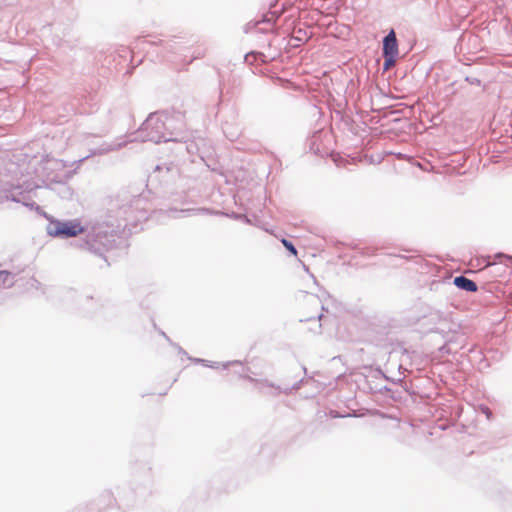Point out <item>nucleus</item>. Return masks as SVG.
Wrapping results in <instances>:
<instances>
[{
    "label": "nucleus",
    "mask_w": 512,
    "mask_h": 512,
    "mask_svg": "<svg viewBox=\"0 0 512 512\" xmlns=\"http://www.w3.org/2000/svg\"><path fill=\"white\" fill-rule=\"evenodd\" d=\"M84 232V228L78 221H52L48 227V233L54 237H75Z\"/></svg>",
    "instance_id": "nucleus-1"
},
{
    "label": "nucleus",
    "mask_w": 512,
    "mask_h": 512,
    "mask_svg": "<svg viewBox=\"0 0 512 512\" xmlns=\"http://www.w3.org/2000/svg\"><path fill=\"white\" fill-rule=\"evenodd\" d=\"M487 269L497 281L508 282L512 277V257H505L503 262L489 264Z\"/></svg>",
    "instance_id": "nucleus-2"
},
{
    "label": "nucleus",
    "mask_w": 512,
    "mask_h": 512,
    "mask_svg": "<svg viewBox=\"0 0 512 512\" xmlns=\"http://www.w3.org/2000/svg\"><path fill=\"white\" fill-rule=\"evenodd\" d=\"M383 55L384 56H397L398 43L394 30H391L383 40Z\"/></svg>",
    "instance_id": "nucleus-3"
},
{
    "label": "nucleus",
    "mask_w": 512,
    "mask_h": 512,
    "mask_svg": "<svg viewBox=\"0 0 512 512\" xmlns=\"http://www.w3.org/2000/svg\"><path fill=\"white\" fill-rule=\"evenodd\" d=\"M453 283L459 289L468 292H476L478 290L477 284L464 276L455 277Z\"/></svg>",
    "instance_id": "nucleus-4"
},
{
    "label": "nucleus",
    "mask_w": 512,
    "mask_h": 512,
    "mask_svg": "<svg viewBox=\"0 0 512 512\" xmlns=\"http://www.w3.org/2000/svg\"><path fill=\"white\" fill-rule=\"evenodd\" d=\"M11 281V274L7 271H0V286L6 285Z\"/></svg>",
    "instance_id": "nucleus-5"
},
{
    "label": "nucleus",
    "mask_w": 512,
    "mask_h": 512,
    "mask_svg": "<svg viewBox=\"0 0 512 512\" xmlns=\"http://www.w3.org/2000/svg\"><path fill=\"white\" fill-rule=\"evenodd\" d=\"M396 57L397 56H384V58H385L384 69L385 70H388L391 66H393L395 64Z\"/></svg>",
    "instance_id": "nucleus-6"
},
{
    "label": "nucleus",
    "mask_w": 512,
    "mask_h": 512,
    "mask_svg": "<svg viewBox=\"0 0 512 512\" xmlns=\"http://www.w3.org/2000/svg\"><path fill=\"white\" fill-rule=\"evenodd\" d=\"M281 242L284 245V247L287 250H289L293 255H295V256L297 255V250L290 241H288L287 239H282Z\"/></svg>",
    "instance_id": "nucleus-7"
}]
</instances>
